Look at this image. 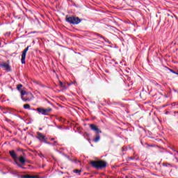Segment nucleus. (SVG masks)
<instances>
[{
	"label": "nucleus",
	"instance_id": "obj_1",
	"mask_svg": "<svg viewBox=\"0 0 178 178\" xmlns=\"http://www.w3.org/2000/svg\"><path fill=\"white\" fill-rule=\"evenodd\" d=\"M90 165L92 168H95V169L98 170L99 169H105L108 163L104 160H98L90 161Z\"/></svg>",
	"mask_w": 178,
	"mask_h": 178
},
{
	"label": "nucleus",
	"instance_id": "obj_2",
	"mask_svg": "<svg viewBox=\"0 0 178 178\" xmlns=\"http://www.w3.org/2000/svg\"><path fill=\"white\" fill-rule=\"evenodd\" d=\"M65 21L67 22V23H70V24H73L74 26H76V24H79L81 23V19L79 18V17L76 16H71V17H66Z\"/></svg>",
	"mask_w": 178,
	"mask_h": 178
},
{
	"label": "nucleus",
	"instance_id": "obj_3",
	"mask_svg": "<svg viewBox=\"0 0 178 178\" xmlns=\"http://www.w3.org/2000/svg\"><path fill=\"white\" fill-rule=\"evenodd\" d=\"M22 99L24 102L33 101L34 99V96L33 95V93L27 92L26 96L22 97Z\"/></svg>",
	"mask_w": 178,
	"mask_h": 178
},
{
	"label": "nucleus",
	"instance_id": "obj_4",
	"mask_svg": "<svg viewBox=\"0 0 178 178\" xmlns=\"http://www.w3.org/2000/svg\"><path fill=\"white\" fill-rule=\"evenodd\" d=\"M10 156H11V158H13V159H14L16 165H17V166H19V168H22V165H20L18 162H17V154H16V152H15V150H11L9 152Z\"/></svg>",
	"mask_w": 178,
	"mask_h": 178
},
{
	"label": "nucleus",
	"instance_id": "obj_5",
	"mask_svg": "<svg viewBox=\"0 0 178 178\" xmlns=\"http://www.w3.org/2000/svg\"><path fill=\"white\" fill-rule=\"evenodd\" d=\"M90 128L92 131H95L96 134H101L102 133V131L98 128V126L94 124H90Z\"/></svg>",
	"mask_w": 178,
	"mask_h": 178
},
{
	"label": "nucleus",
	"instance_id": "obj_6",
	"mask_svg": "<svg viewBox=\"0 0 178 178\" xmlns=\"http://www.w3.org/2000/svg\"><path fill=\"white\" fill-rule=\"evenodd\" d=\"M31 46H28L26 49H24V50L22 51V59H21V62L22 63V65H24V63H26V55L27 54V51H29V48Z\"/></svg>",
	"mask_w": 178,
	"mask_h": 178
},
{
	"label": "nucleus",
	"instance_id": "obj_7",
	"mask_svg": "<svg viewBox=\"0 0 178 178\" xmlns=\"http://www.w3.org/2000/svg\"><path fill=\"white\" fill-rule=\"evenodd\" d=\"M36 134L38 136V140H39V141L41 143H44L47 140H48L47 137L44 136V134H41V132H37Z\"/></svg>",
	"mask_w": 178,
	"mask_h": 178
},
{
	"label": "nucleus",
	"instance_id": "obj_8",
	"mask_svg": "<svg viewBox=\"0 0 178 178\" xmlns=\"http://www.w3.org/2000/svg\"><path fill=\"white\" fill-rule=\"evenodd\" d=\"M26 154H24V156H21L19 157H18V160L20 162V163H22V165H24V163H26V162H27L28 163H30V162L29 161H27V159H26Z\"/></svg>",
	"mask_w": 178,
	"mask_h": 178
},
{
	"label": "nucleus",
	"instance_id": "obj_9",
	"mask_svg": "<svg viewBox=\"0 0 178 178\" xmlns=\"http://www.w3.org/2000/svg\"><path fill=\"white\" fill-rule=\"evenodd\" d=\"M0 67L8 72H10V65L6 63H0Z\"/></svg>",
	"mask_w": 178,
	"mask_h": 178
},
{
	"label": "nucleus",
	"instance_id": "obj_10",
	"mask_svg": "<svg viewBox=\"0 0 178 178\" xmlns=\"http://www.w3.org/2000/svg\"><path fill=\"white\" fill-rule=\"evenodd\" d=\"M176 156L170 152L167 153L166 159H169V161H175Z\"/></svg>",
	"mask_w": 178,
	"mask_h": 178
},
{
	"label": "nucleus",
	"instance_id": "obj_11",
	"mask_svg": "<svg viewBox=\"0 0 178 178\" xmlns=\"http://www.w3.org/2000/svg\"><path fill=\"white\" fill-rule=\"evenodd\" d=\"M52 112V108H44V116H48L49 115V113Z\"/></svg>",
	"mask_w": 178,
	"mask_h": 178
},
{
	"label": "nucleus",
	"instance_id": "obj_12",
	"mask_svg": "<svg viewBox=\"0 0 178 178\" xmlns=\"http://www.w3.org/2000/svg\"><path fill=\"white\" fill-rule=\"evenodd\" d=\"M21 178H44V177H40L37 175H23Z\"/></svg>",
	"mask_w": 178,
	"mask_h": 178
},
{
	"label": "nucleus",
	"instance_id": "obj_13",
	"mask_svg": "<svg viewBox=\"0 0 178 178\" xmlns=\"http://www.w3.org/2000/svg\"><path fill=\"white\" fill-rule=\"evenodd\" d=\"M35 111H37V112H38L39 113H41V115H44V108L40 107L36 108Z\"/></svg>",
	"mask_w": 178,
	"mask_h": 178
},
{
	"label": "nucleus",
	"instance_id": "obj_14",
	"mask_svg": "<svg viewBox=\"0 0 178 178\" xmlns=\"http://www.w3.org/2000/svg\"><path fill=\"white\" fill-rule=\"evenodd\" d=\"M101 140V136L99 135H97L96 137L93 139L94 143H98Z\"/></svg>",
	"mask_w": 178,
	"mask_h": 178
},
{
	"label": "nucleus",
	"instance_id": "obj_15",
	"mask_svg": "<svg viewBox=\"0 0 178 178\" xmlns=\"http://www.w3.org/2000/svg\"><path fill=\"white\" fill-rule=\"evenodd\" d=\"M27 92H26V90H21V97H24V95H26Z\"/></svg>",
	"mask_w": 178,
	"mask_h": 178
},
{
	"label": "nucleus",
	"instance_id": "obj_16",
	"mask_svg": "<svg viewBox=\"0 0 178 178\" xmlns=\"http://www.w3.org/2000/svg\"><path fill=\"white\" fill-rule=\"evenodd\" d=\"M22 87H23L22 84H18L17 86V90H18V91H20V88H22Z\"/></svg>",
	"mask_w": 178,
	"mask_h": 178
},
{
	"label": "nucleus",
	"instance_id": "obj_17",
	"mask_svg": "<svg viewBox=\"0 0 178 178\" xmlns=\"http://www.w3.org/2000/svg\"><path fill=\"white\" fill-rule=\"evenodd\" d=\"M24 109H30V104H24Z\"/></svg>",
	"mask_w": 178,
	"mask_h": 178
},
{
	"label": "nucleus",
	"instance_id": "obj_18",
	"mask_svg": "<svg viewBox=\"0 0 178 178\" xmlns=\"http://www.w3.org/2000/svg\"><path fill=\"white\" fill-rule=\"evenodd\" d=\"M74 173L80 175V173H81V171L80 170H74Z\"/></svg>",
	"mask_w": 178,
	"mask_h": 178
},
{
	"label": "nucleus",
	"instance_id": "obj_19",
	"mask_svg": "<svg viewBox=\"0 0 178 178\" xmlns=\"http://www.w3.org/2000/svg\"><path fill=\"white\" fill-rule=\"evenodd\" d=\"M163 166H172V164L169 163H163Z\"/></svg>",
	"mask_w": 178,
	"mask_h": 178
},
{
	"label": "nucleus",
	"instance_id": "obj_20",
	"mask_svg": "<svg viewBox=\"0 0 178 178\" xmlns=\"http://www.w3.org/2000/svg\"><path fill=\"white\" fill-rule=\"evenodd\" d=\"M172 106H173L174 108H176L178 106V102H174L172 104Z\"/></svg>",
	"mask_w": 178,
	"mask_h": 178
},
{
	"label": "nucleus",
	"instance_id": "obj_21",
	"mask_svg": "<svg viewBox=\"0 0 178 178\" xmlns=\"http://www.w3.org/2000/svg\"><path fill=\"white\" fill-rule=\"evenodd\" d=\"M59 86L62 87L63 88H65V85H63V83L62 81L59 82Z\"/></svg>",
	"mask_w": 178,
	"mask_h": 178
},
{
	"label": "nucleus",
	"instance_id": "obj_22",
	"mask_svg": "<svg viewBox=\"0 0 178 178\" xmlns=\"http://www.w3.org/2000/svg\"><path fill=\"white\" fill-rule=\"evenodd\" d=\"M170 71L171 73H174V74H177L178 75V73H177L175 70H170Z\"/></svg>",
	"mask_w": 178,
	"mask_h": 178
},
{
	"label": "nucleus",
	"instance_id": "obj_23",
	"mask_svg": "<svg viewBox=\"0 0 178 178\" xmlns=\"http://www.w3.org/2000/svg\"><path fill=\"white\" fill-rule=\"evenodd\" d=\"M52 145H58V141H54Z\"/></svg>",
	"mask_w": 178,
	"mask_h": 178
},
{
	"label": "nucleus",
	"instance_id": "obj_24",
	"mask_svg": "<svg viewBox=\"0 0 178 178\" xmlns=\"http://www.w3.org/2000/svg\"><path fill=\"white\" fill-rule=\"evenodd\" d=\"M100 38H103V40H105V38L99 34L97 35Z\"/></svg>",
	"mask_w": 178,
	"mask_h": 178
},
{
	"label": "nucleus",
	"instance_id": "obj_25",
	"mask_svg": "<svg viewBox=\"0 0 178 178\" xmlns=\"http://www.w3.org/2000/svg\"><path fill=\"white\" fill-rule=\"evenodd\" d=\"M44 143H45V144L51 145V143H49V142L47 141V140H45V142H44Z\"/></svg>",
	"mask_w": 178,
	"mask_h": 178
},
{
	"label": "nucleus",
	"instance_id": "obj_26",
	"mask_svg": "<svg viewBox=\"0 0 178 178\" xmlns=\"http://www.w3.org/2000/svg\"><path fill=\"white\" fill-rule=\"evenodd\" d=\"M66 158H67V159H68V161H72V159H70V156H66Z\"/></svg>",
	"mask_w": 178,
	"mask_h": 178
},
{
	"label": "nucleus",
	"instance_id": "obj_27",
	"mask_svg": "<svg viewBox=\"0 0 178 178\" xmlns=\"http://www.w3.org/2000/svg\"><path fill=\"white\" fill-rule=\"evenodd\" d=\"M54 126H55L56 127H58V129H59V127H58V126L56 125V123H55V122H54Z\"/></svg>",
	"mask_w": 178,
	"mask_h": 178
},
{
	"label": "nucleus",
	"instance_id": "obj_28",
	"mask_svg": "<svg viewBox=\"0 0 178 178\" xmlns=\"http://www.w3.org/2000/svg\"><path fill=\"white\" fill-rule=\"evenodd\" d=\"M54 140H55V138H51V141H54Z\"/></svg>",
	"mask_w": 178,
	"mask_h": 178
},
{
	"label": "nucleus",
	"instance_id": "obj_29",
	"mask_svg": "<svg viewBox=\"0 0 178 178\" xmlns=\"http://www.w3.org/2000/svg\"><path fill=\"white\" fill-rule=\"evenodd\" d=\"M6 122H9V120L8 118H6Z\"/></svg>",
	"mask_w": 178,
	"mask_h": 178
},
{
	"label": "nucleus",
	"instance_id": "obj_30",
	"mask_svg": "<svg viewBox=\"0 0 178 178\" xmlns=\"http://www.w3.org/2000/svg\"><path fill=\"white\" fill-rule=\"evenodd\" d=\"M3 113H8V112H6V111H3Z\"/></svg>",
	"mask_w": 178,
	"mask_h": 178
},
{
	"label": "nucleus",
	"instance_id": "obj_31",
	"mask_svg": "<svg viewBox=\"0 0 178 178\" xmlns=\"http://www.w3.org/2000/svg\"><path fill=\"white\" fill-rule=\"evenodd\" d=\"M165 98H168V96L165 95Z\"/></svg>",
	"mask_w": 178,
	"mask_h": 178
},
{
	"label": "nucleus",
	"instance_id": "obj_32",
	"mask_svg": "<svg viewBox=\"0 0 178 178\" xmlns=\"http://www.w3.org/2000/svg\"><path fill=\"white\" fill-rule=\"evenodd\" d=\"M49 127H54V126H52V125H49Z\"/></svg>",
	"mask_w": 178,
	"mask_h": 178
},
{
	"label": "nucleus",
	"instance_id": "obj_33",
	"mask_svg": "<svg viewBox=\"0 0 178 178\" xmlns=\"http://www.w3.org/2000/svg\"><path fill=\"white\" fill-rule=\"evenodd\" d=\"M39 130H42V128H39Z\"/></svg>",
	"mask_w": 178,
	"mask_h": 178
},
{
	"label": "nucleus",
	"instance_id": "obj_34",
	"mask_svg": "<svg viewBox=\"0 0 178 178\" xmlns=\"http://www.w3.org/2000/svg\"><path fill=\"white\" fill-rule=\"evenodd\" d=\"M131 159H133V157H131Z\"/></svg>",
	"mask_w": 178,
	"mask_h": 178
}]
</instances>
